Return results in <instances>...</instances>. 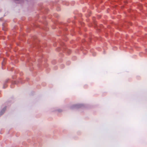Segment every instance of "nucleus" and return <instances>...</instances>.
Here are the masks:
<instances>
[{
  "instance_id": "nucleus-1",
  "label": "nucleus",
  "mask_w": 147,
  "mask_h": 147,
  "mask_svg": "<svg viewBox=\"0 0 147 147\" xmlns=\"http://www.w3.org/2000/svg\"><path fill=\"white\" fill-rule=\"evenodd\" d=\"M81 105H72L71 107V109H73L74 108H77L80 107Z\"/></svg>"
},
{
  "instance_id": "nucleus-2",
  "label": "nucleus",
  "mask_w": 147,
  "mask_h": 147,
  "mask_svg": "<svg viewBox=\"0 0 147 147\" xmlns=\"http://www.w3.org/2000/svg\"><path fill=\"white\" fill-rule=\"evenodd\" d=\"M6 109V107H4L0 112V116L2 115L5 112Z\"/></svg>"
},
{
  "instance_id": "nucleus-3",
  "label": "nucleus",
  "mask_w": 147,
  "mask_h": 147,
  "mask_svg": "<svg viewBox=\"0 0 147 147\" xmlns=\"http://www.w3.org/2000/svg\"><path fill=\"white\" fill-rule=\"evenodd\" d=\"M7 85H6V84L4 83L3 85V88H5L7 87Z\"/></svg>"
},
{
  "instance_id": "nucleus-4",
  "label": "nucleus",
  "mask_w": 147,
  "mask_h": 147,
  "mask_svg": "<svg viewBox=\"0 0 147 147\" xmlns=\"http://www.w3.org/2000/svg\"><path fill=\"white\" fill-rule=\"evenodd\" d=\"M8 80H6L5 81V83L6 84V83L8 82Z\"/></svg>"
}]
</instances>
